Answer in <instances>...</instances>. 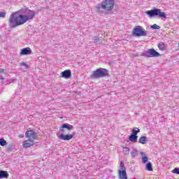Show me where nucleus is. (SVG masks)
I'll use <instances>...</instances> for the list:
<instances>
[{
	"mask_svg": "<svg viewBox=\"0 0 179 179\" xmlns=\"http://www.w3.org/2000/svg\"><path fill=\"white\" fill-rule=\"evenodd\" d=\"M34 17H36V11L29 9V8H21L10 15L9 24L13 29L17 27V26L24 24L28 20H33Z\"/></svg>",
	"mask_w": 179,
	"mask_h": 179,
	"instance_id": "f257e3e1",
	"label": "nucleus"
},
{
	"mask_svg": "<svg viewBox=\"0 0 179 179\" xmlns=\"http://www.w3.org/2000/svg\"><path fill=\"white\" fill-rule=\"evenodd\" d=\"M114 5H115L114 0H105L101 4H98L96 6V10L103 9L106 12H111L114 9Z\"/></svg>",
	"mask_w": 179,
	"mask_h": 179,
	"instance_id": "f03ea898",
	"label": "nucleus"
},
{
	"mask_svg": "<svg viewBox=\"0 0 179 179\" xmlns=\"http://www.w3.org/2000/svg\"><path fill=\"white\" fill-rule=\"evenodd\" d=\"M145 13L149 16V17H153L155 16H159V17H162L164 19H166V13L162 12V10L159 8H155L151 10H147L145 11Z\"/></svg>",
	"mask_w": 179,
	"mask_h": 179,
	"instance_id": "7ed1b4c3",
	"label": "nucleus"
},
{
	"mask_svg": "<svg viewBox=\"0 0 179 179\" xmlns=\"http://www.w3.org/2000/svg\"><path fill=\"white\" fill-rule=\"evenodd\" d=\"M141 57H145L146 58H156L160 57V53L157 52L154 48H150L141 53Z\"/></svg>",
	"mask_w": 179,
	"mask_h": 179,
	"instance_id": "20e7f679",
	"label": "nucleus"
},
{
	"mask_svg": "<svg viewBox=\"0 0 179 179\" xmlns=\"http://www.w3.org/2000/svg\"><path fill=\"white\" fill-rule=\"evenodd\" d=\"M93 78H104L106 76H108V70L103 68H99L96 71H93L92 73Z\"/></svg>",
	"mask_w": 179,
	"mask_h": 179,
	"instance_id": "39448f33",
	"label": "nucleus"
},
{
	"mask_svg": "<svg viewBox=\"0 0 179 179\" xmlns=\"http://www.w3.org/2000/svg\"><path fill=\"white\" fill-rule=\"evenodd\" d=\"M133 34L136 37H142L148 36V31L142 29V27L141 26H137L133 29Z\"/></svg>",
	"mask_w": 179,
	"mask_h": 179,
	"instance_id": "423d86ee",
	"label": "nucleus"
},
{
	"mask_svg": "<svg viewBox=\"0 0 179 179\" xmlns=\"http://www.w3.org/2000/svg\"><path fill=\"white\" fill-rule=\"evenodd\" d=\"M120 170L118 171L119 178L127 177V169H125V165L124 164V162H122V161L120 162Z\"/></svg>",
	"mask_w": 179,
	"mask_h": 179,
	"instance_id": "0eeeda50",
	"label": "nucleus"
},
{
	"mask_svg": "<svg viewBox=\"0 0 179 179\" xmlns=\"http://www.w3.org/2000/svg\"><path fill=\"white\" fill-rule=\"evenodd\" d=\"M26 138H28V139H31V141H34L37 138V134H36V132H34L33 130L27 131L25 133Z\"/></svg>",
	"mask_w": 179,
	"mask_h": 179,
	"instance_id": "6e6552de",
	"label": "nucleus"
},
{
	"mask_svg": "<svg viewBox=\"0 0 179 179\" xmlns=\"http://www.w3.org/2000/svg\"><path fill=\"white\" fill-rule=\"evenodd\" d=\"M57 138H59V139H61L62 141H71V139L73 138V134L64 135V134H57Z\"/></svg>",
	"mask_w": 179,
	"mask_h": 179,
	"instance_id": "1a4fd4ad",
	"label": "nucleus"
},
{
	"mask_svg": "<svg viewBox=\"0 0 179 179\" xmlns=\"http://www.w3.org/2000/svg\"><path fill=\"white\" fill-rule=\"evenodd\" d=\"M67 129L68 131H72V129H73V126L71 125L68 123L66 124H63L62 125V127L59 128V131L60 132H62L64 134V132H65V130L64 129Z\"/></svg>",
	"mask_w": 179,
	"mask_h": 179,
	"instance_id": "9d476101",
	"label": "nucleus"
},
{
	"mask_svg": "<svg viewBox=\"0 0 179 179\" xmlns=\"http://www.w3.org/2000/svg\"><path fill=\"white\" fill-rule=\"evenodd\" d=\"M34 143V141L28 138L23 142V148H25V149H27V148H31Z\"/></svg>",
	"mask_w": 179,
	"mask_h": 179,
	"instance_id": "9b49d317",
	"label": "nucleus"
},
{
	"mask_svg": "<svg viewBox=\"0 0 179 179\" xmlns=\"http://www.w3.org/2000/svg\"><path fill=\"white\" fill-rule=\"evenodd\" d=\"M62 78H64V79H69L72 76V72L71 70H65L64 71L61 73Z\"/></svg>",
	"mask_w": 179,
	"mask_h": 179,
	"instance_id": "f8f14e48",
	"label": "nucleus"
},
{
	"mask_svg": "<svg viewBox=\"0 0 179 179\" xmlns=\"http://www.w3.org/2000/svg\"><path fill=\"white\" fill-rule=\"evenodd\" d=\"M32 51L30 48H25L21 50L20 55H30Z\"/></svg>",
	"mask_w": 179,
	"mask_h": 179,
	"instance_id": "ddd939ff",
	"label": "nucleus"
},
{
	"mask_svg": "<svg viewBox=\"0 0 179 179\" xmlns=\"http://www.w3.org/2000/svg\"><path fill=\"white\" fill-rule=\"evenodd\" d=\"M157 45L160 51H166L167 50V45L163 42H159Z\"/></svg>",
	"mask_w": 179,
	"mask_h": 179,
	"instance_id": "4468645a",
	"label": "nucleus"
},
{
	"mask_svg": "<svg viewBox=\"0 0 179 179\" xmlns=\"http://www.w3.org/2000/svg\"><path fill=\"white\" fill-rule=\"evenodd\" d=\"M141 155L142 163L143 164H146V163H148V160H149V158L148 157V156H146V153L143 152H141Z\"/></svg>",
	"mask_w": 179,
	"mask_h": 179,
	"instance_id": "2eb2a0df",
	"label": "nucleus"
},
{
	"mask_svg": "<svg viewBox=\"0 0 179 179\" xmlns=\"http://www.w3.org/2000/svg\"><path fill=\"white\" fill-rule=\"evenodd\" d=\"M129 141H130V142H133V143H136V142H138V136L131 134L129 136Z\"/></svg>",
	"mask_w": 179,
	"mask_h": 179,
	"instance_id": "dca6fc26",
	"label": "nucleus"
},
{
	"mask_svg": "<svg viewBox=\"0 0 179 179\" xmlns=\"http://www.w3.org/2000/svg\"><path fill=\"white\" fill-rule=\"evenodd\" d=\"M138 142H139V143H141V145H146V143H148V138L145 136H141L138 139Z\"/></svg>",
	"mask_w": 179,
	"mask_h": 179,
	"instance_id": "f3484780",
	"label": "nucleus"
},
{
	"mask_svg": "<svg viewBox=\"0 0 179 179\" xmlns=\"http://www.w3.org/2000/svg\"><path fill=\"white\" fill-rule=\"evenodd\" d=\"M9 173L6 171H0V178H8Z\"/></svg>",
	"mask_w": 179,
	"mask_h": 179,
	"instance_id": "a211bd4d",
	"label": "nucleus"
},
{
	"mask_svg": "<svg viewBox=\"0 0 179 179\" xmlns=\"http://www.w3.org/2000/svg\"><path fill=\"white\" fill-rule=\"evenodd\" d=\"M130 155L131 156V159H135V157H136V156H138V150H136V148H134L131 151Z\"/></svg>",
	"mask_w": 179,
	"mask_h": 179,
	"instance_id": "6ab92c4d",
	"label": "nucleus"
},
{
	"mask_svg": "<svg viewBox=\"0 0 179 179\" xmlns=\"http://www.w3.org/2000/svg\"><path fill=\"white\" fill-rule=\"evenodd\" d=\"M139 132H141V130L138 128V127H135L132 129V134L131 135H134L136 136H138V134H139Z\"/></svg>",
	"mask_w": 179,
	"mask_h": 179,
	"instance_id": "aec40b11",
	"label": "nucleus"
},
{
	"mask_svg": "<svg viewBox=\"0 0 179 179\" xmlns=\"http://www.w3.org/2000/svg\"><path fill=\"white\" fill-rule=\"evenodd\" d=\"M146 170H148V171H153V168L152 167V163L148 162L146 164Z\"/></svg>",
	"mask_w": 179,
	"mask_h": 179,
	"instance_id": "412c9836",
	"label": "nucleus"
},
{
	"mask_svg": "<svg viewBox=\"0 0 179 179\" xmlns=\"http://www.w3.org/2000/svg\"><path fill=\"white\" fill-rule=\"evenodd\" d=\"M129 148L128 147H123V152H124V155H125L126 156L129 155Z\"/></svg>",
	"mask_w": 179,
	"mask_h": 179,
	"instance_id": "4be33fe9",
	"label": "nucleus"
},
{
	"mask_svg": "<svg viewBox=\"0 0 179 179\" xmlns=\"http://www.w3.org/2000/svg\"><path fill=\"white\" fill-rule=\"evenodd\" d=\"M6 145H8V142L3 138H0V146H6Z\"/></svg>",
	"mask_w": 179,
	"mask_h": 179,
	"instance_id": "5701e85b",
	"label": "nucleus"
},
{
	"mask_svg": "<svg viewBox=\"0 0 179 179\" xmlns=\"http://www.w3.org/2000/svg\"><path fill=\"white\" fill-rule=\"evenodd\" d=\"M151 29H153L154 30H159L160 29V26L154 24L153 25L151 26Z\"/></svg>",
	"mask_w": 179,
	"mask_h": 179,
	"instance_id": "b1692460",
	"label": "nucleus"
},
{
	"mask_svg": "<svg viewBox=\"0 0 179 179\" xmlns=\"http://www.w3.org/2000/svg\"><path fill=\"white\" fill-rule=\"evenodd\" d=\"M172 173L173 174H178L179 175V168H175L173 171Z\"/></svg>",
	"mask_w": 179,
	"mask_h": 179,
	"instance_id": "393cba45",
	"label": "nucleus"
},
{
	"mask_svg": "<svg viewBox=\"0 0 179 179\" xmlns=\"http://www.w3.org/2000/svg\"><path fill=\"white\" fill-rule=\"evenodd\" d=\"M6 16V13L0 11V17H5Z\"/></svg>",
	"mask_w": 179,
	"mask_h": 179,
	"instance_id": "a878e982",
	"label": "nucleus"
},
{
	"mask_svg": "<svg viewBox=\"0 0 179 179\" xmlns=\"http://www.w3.org/2000/svg\"><path fill=\"white\" fill-rule=\"evenodd\" d=\"M100 40V38L97 36H94V41H95V43L97 44V43H99V41Z\"/></svg>",
	"mask_w": 179,
	"mask_h": 179,
	"instance_id": "bb28decb",
	"label": "nucleus"
},
{
	"mask_svg": "<svg viewBox=\"0 0 179 179\" xmlns=\"http://www.w3.org/2000/svg\"><path fill=\"white\" fill-rule=\"evenodd\" d=\"M20 66H27V64L24 63V62H22L20 64Z\"/></svg>",
	"mask_w": 179,
	"mask_h": 179,
	"instance_id": "cd10ccee",
	"label": "nucleus"
},
{
	"mask_svg": "<svg viewBox=\"0 0 179 179\" xmlns=\"http://www.w3.org/2000/svg\"><path fill=\"white\" fill-rule=\"evenodd\" d=\"M5 72V70L3 69H0V73H2Z\"/></svg>",
	"mask_w": 179,
	"mask_h": 179,
	"instance_id": "c85d7f7f",
	"label": "nucleus"
},
{
	"mask_svg": "<svg viewBox=\"0 0 179 179\" xmlns=\"http://www.w3.org/2000/svg\"><path fill=\"white\" fill-rule=\"evenodd\" d=\"M19 138H24V134L19 135Z\"/></svg>",
	"mask_w": 179,
	"mask_h": 179,
	"instance_id": "c756f323",
	"label": "nucleus"
},
{
	"mask_svg": "<svg viewBox=\"0 0 179 179\" xmlns=\"http://www.w3.org/2000/svg\"><path fill=\"white\" fill-rule=\"evenodd\" d=\"M121 178V179H128V176H124V178Z\"/></svg>",
	"mask_w": 179,
	"mask_h": 179,
	"instance_id": "7c9ffc66",
	"label": "nucleus"
},
{
	"mask_svg": "<svg viewBox=\"0 0 179 179\" xmlns=\"http://www.w3.org/2000/svg\"><path fill=\"white\" fill-rule=\"evenodd\" d=\"M3 77L2 76L0 75V80H3Z\"/></svg>",
	"mask_w": 179,
	"mask_h": 179,
	"instance_id": "2f4dec72",
	"label": "nucleus"
},
{
	"mask_svg": "<svg viewBox=\"0 0 179 179\" xmlns=\"http://www.w3.org/2000/svg\"><path fill=\"white\" fill-rule=\"evenodd\" d=\"M178 48H179V43H178Z\"/></svg>",
	"mask_w": 179,
	"mask_h": 179,
	"instance_id": "473e14b6",
	"label": "nucleus"
}]
</instances>
